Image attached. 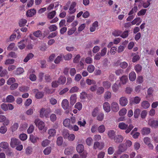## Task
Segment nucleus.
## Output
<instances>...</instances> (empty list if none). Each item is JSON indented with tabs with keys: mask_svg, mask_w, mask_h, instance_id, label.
I'll return each mask as SVG.
<instances>
[{
	"mask_svg": "<svg viewBox=\"0 0 158 158\" xmlns=\"http://www.w3.org/2000/svg\"><path fill=\"white\" fill-rule=\"evenodd\" d=\"M63 124L64 127H67L70 130L77 131L79 130V127L77 125H73L71 124V121L69 118H67L65 119L64 120Z\"/></svg>",
	"mask_w": 158,
	"mask_h": 158,
	"instance_id": "obj_1",
	"label": "nucleus"
},
{
	"mask_svg": "<svg viewBox=\"0 0 158 158\" xmlns=\"http://www.w3.org/2000/svg\"><path fill=\"white\" fill-rule=\"evenodd\" d=\"M142 21V20L140 17H137L131 22V23L132 25L136 24L137 26H139Z\"/></svg>",
	"mask_w": 158,
	"mask_h": 158,
	"instance_id": "obj_16",
	"label": "nucleus"
},
{
	"mask_svg": "<svg viewBox=\"0 0 158 158\" xmlns=\"http://www.w3.org/2000/svg\"><path fill=\"white\" fill-rule=\"evenodd\" d=\"M128 31H123V32L121 33L120 36L123 38L125 39L127 38L128 36Z\"/></svg>",
	"mask_w": 158,
	"mask_h": 158,
	"instance_id": "obj_37",
	"label": "nucleus"
},
{
	"mask_svg": "<svg viewBox=\"0 0 158 158\" xmlns=\"http://www.w3.org/2000/svg\"><path fill=\"white\" fill-rule=\"evenodd\" d=\"M77 3L75 2H73L71 3L69 10L70 12H69L70 14H72L74 13L76 11V9H74L76 6Z\"/></svg>",
	"mask_w": 158,
	"mask_h": 158,
	"instance_id": "obj_11",
	"label": "nucleus"
},
{
	"mask_svg": "<svg viewBox=\"0 0 158 158\" xmlns=\"http://www.w3.org/2000/svg\"><path fill=\"white\" fill-rule=\"evenodd\" d=\"M74 107L75 108L78 109V110H80L82 108V105L81 103L78 102L75 104Z\"/></svg>",
	"mask_w": 158,
	"mask_h": 158,
	"instance_id": "obj_50",
	"label": "nucleus"
},
{
	"mask_svg": "<svg viewBox=\"0 0 158 158\" xmlns=\"http://www.w3.org/2000/svg\"><path fill=\"white\" fill-rule=\"evenodd\" d=\"M15 81V79L14 77L9 78L7 81V83L8 85H11Z\"/></svg>",
	"mask_w": 158,
	"mask_h": 158,
	"instance_id": "obj_54",
	"label": "nucleus"
},
{
	"mask_svg": "<svg viewBox=\"0 0 158 158\" xmlns=\"http://www.w3.org/2000/svg\"><path fill=\"white\" fill-rule=\"evenodd\" d=\"M76 149L77 152L81 153L84 150V146L82 144H79L77 146Z\"/></svg>",
	"mask_w": 158,
	"mask_h": 158,
	"instance_id": "obj_23",
	"label": "nucleus"
},
{
	"mask_svg": "<svg viewBox=\"0 0 158 158\" xmlns=\"http://www.w3.org/2000/svg\"><path fill=\"white\" fill-rule=\"evenodd\" d=\"M72 152V149L71 148H67L64 150V153L66 155H69L71 154Z\"/></svg>",
	"mask_w": 158,
	"mask_h": 158,
	"instance_id": "obj_42",
	"label": "nucleus"
},
{
	"mask_svg": "<svg viewBox=\"0 0 158 158\" xmlns=\"http://www.w3.org/2000/svg\"><path fill=\"white\" fill-rule=\"evenodd\" d=\"M140 110L139 109H135L134 112V117L135 118H138L139 115Z\"/></svg>",
	"mask_w": 158,
	"mask_h": 158,
	"instance_id": "obj_47",
	"label": "nucleus"
},
{
	"mask_svg": "<svg viewBox=\"0 0 158 158\" xmlns=\"http://www.w3.org/2000/svg\"><path fill=\"white\" fill-rule=\"evenodd\" d=\"M113 139L116 143L122 142L123 140V137L120 135H117L115 136Z\"/></svg>",
	"mask_w": 158,
	"mask_h": 158,
	"instance_id": "obj_17",
	"label": "nucleus"
},
{
	"mask_svg": "<svg viewBox=\"0 0 158 158\" xmlns=\"http://www.w3.org/2000/svg\"><path fill=\"white\" fill-rule=\"evenodd\" d=\"M39 139V138L37 137H35L33 135H31L30 137V139L31 142L34 143L37 142V140Z\"/></svg>",
	"mask_w": 158,
	"mask_h": 158,
	"instance_id": "obj_38",
	"label": "nucleus"
},
{
	"mask_svg": "<svg viewBox=\"0 0 158 158\" xmlns=\"http://www.w3.org/2000/svg\"><path fill=\"white\" fill-rule=\"evenodd\" d=\"M15 61L13 59H8L6 60L5 64L6 65L12 64L15 62Z\"/></svg>",
	"mask_w": 158,
	"mask_h": 158,
	"instance_id": "obj_58",
	"label": "nucleus"
},
{
	"mask_svg": "<svg viewBox=\"0 0 158 158\" xmlns=\"http://www.w3.org/2000/svg\"><path fill=\"white\" fill-rule=\"evenodd\" d=\"M98 27V22L97 21H95L92 24L90 28V31L93 32L95 31Z\"/></svg>",
	"mask_w": 158,
	"mask_h": 158,
	"instance_id": "obj_19",
	"label": "nucleus"
},
{
	"mask_svg": "<svg viewBox=\"0 0 158 158\" xmlns=\"http://www.w3.org/2000/svg\"><path fill=\"white\" fill-rule=\"evenodd\" d=\"M120 80L123 84H125L128 81V77L127 76H123L120 78Z\"/></svg>",
	"mask_w": 158,
	"mask_h": 158,
	"instance_id": "obj_28",
	"label": "nucleus"
},
{
	"mask_svg": "<svg viewBox=\"0 0 158 158\" xmlns=\"http://www.w3.org/2000/svg\"><path fill=\"white\" fill-rule=\"evenodd\" d=\"M111 94L110 92L109 91H106L104 95V98L105 99H108L111 98Z\"/></svg>",
	"mask_w": 158,
	"mask_h": 158,
	"instance_id": "obj_40",
	"label": "nucleus"
},
{
	"mask_svg": "<svg viewBox=\"0 0 158 158\" xmlns=\"http://www.w3.org/2000/svg\"><path fill=\"white\" fill-rule=\"evenodd\" d=\"M15 44L14 43H10L7 48V50L8 51H11L12 50H15L14 48Z\"/></svg>",
	"mask_w": 158,
	"mask_h": 158,
	"instance_id": "obj_45",
	"label": "nucleus"
},
{
	"mask_svg": "<svg viewBox=\"0 0 158 158\" xmlns=\"http://www.w3.org/2000/svg\"><path fill=\"white\" fill-rule=\"evenodd\" d=\"M103 108L104 110L106 112H109L110 110V107L108 102H106L103 104Z\"/></svg>",
	"mask_w": 158,
	"mask_h": 158,
	"instance_id": "obj_15",
	"label": "nucleus"
},
{
	"mask_svg": "<svg viewBox=\"0 0 158 158\" xmlns=\"http://www.w3.org/2000/svg\"><path fill=\"white\" fill-rule=\"evenodd\" d=\"M149 124L152 128H156L158 127V121L152 120L149 121Z\"/></svg>",
	"mask_w": 158,
	"mask_h": 158,
	"instance_id": "obj_14",
	"label": "nucleus"
},
{
	"mask_svg": "<svg viewBox=\"0 0 158 158\" xmlns=\"http://www.w3.org/2000/svg\"><path fill=\"white\" fill-rule=\"evenodd\" d=\"M110 107L112 111L117 112L119 110L118 104L115 102H113L111 104Z\"/></svg>",
	"mask_w": 158,
	"mask_h": 158,
	"instance_id": "obj_5",
	"label": "nucleus"
},
{
	"mask_svg": "<svg viewBox=\"0 0 158 158\" xmlns=\"http://www.w3.org/2000/svg\"><path fill=\"white\" fill-rule=\"evenodd\" d=\"M102 84L103 86L105 89H108L111 86V83L108 81H105L102 82Z\"/></svg>",
	"mask_w": 158,
	"mask_h": 158,
	"instance_id": "obj_25",
	"label": "nucleus"
},
{
	"mask_svg": "<svg viewBox=\"0 0 158 158\" xmlns=\"http://www.w3.org/2000/svg\"><path fill=\"white\" fill-rule=\"evenodd\" d=\"M151 0H148L145 2H143V6L144 8H146L148 7L150 4V2Z\"/></svg>",
	"mask_w": 158,
	"mask_h": 158,
	"instance_id": "obj_62",
	"label": "nucleus"
},
{
	"mask_svg": "<svg viewBox=\"0 0 158 158\" xmlns=\"http://www.w3.org/2000/svg\"><path fill=\"white\" fill-rule=\"evenodd\" d=\"M142 66L139 64H137L135 66V70L136 72L138 73L140 72L142 70Z\"/></svg>",
	"mask_w": 158,
	"mask_h": 158,
	"instance_id": "obj_30",
	"label": "nucleus"
},
{
	"mask_svg": "<svg viewBox=\"0 0 158 158\" xmlns=\"http://www.w3.org/2000/svg\"><path fill=\"white\" fill-rule=\"evenodd\" d=\"M56 14V11L55 10L52 11L48 14L47 17L49 19H52L54 18Z\"/></svg>",
	"mask_w": 158,
	"mask_h": 158,
	"instance_id": "obj_33",
	"label": "nucleus"
},
{
	"mask_svg": "<svg viewBox=\"0 0 158 158\" xmlns=\"http://www.w3.org/2000/svg\"><path fill=\"white\" fill-rule=\"evenodd\" d=\"M126 150V148L124 144H121L119 145L118 147V150L117 151V153L120 154L122 152H124Z\"/></svg>",
	"mask_w": 158,
	"mask_h": 158,
	"instance_id": "obj_10",
	"label": "nucleus"
},
{
	"mask_svg": "<svg viewBox=\"0 0 158 158\" xmlns=\"http://www.w3.org/2000/svg\"><path fill=\"white\" fill-rule=\"evenodd\" d=\"M18 86L17 83H14L11 85L10 86V89L11 90H15L17 88Z\"/></svg>",
	"mask_w": 158,
	"mask_h": 158,
	"instance_id": "obj_61",
	"label": "nucleus"
},
{
	"mask_svg": "<svg viewBox=\"0 0 158 158\" xmlns=\"http://www.w3.org/2000/svg\"><path fill=\"white\" fill-rule=\"evenodd\" d=\"M34 130V126L33 125H31L27 130V132L28 134H30L32 133Z\"/></svg>",
	"mask_w": 158,
	"mask_h": 158,
	"instance_id": "obj_49",
	"label": "nucleus"
},
{
	"mask_svg": "<svg viewBox=\"0 0 158 158\" xmlns=\"http://www.w3.org/2000/svg\"><path fill=\"white\" fill-rule=\"evenodd\" d=\"M95 69V67L93 65H89L87 67V70L89 73H93Z\"/></svg>",
	"mask_w": 158,
	"mask_h": 158,
	"instance_id": "obj_34",
	"label": "nucleus"
},
{
	"mask_svg": "<svg viewBox=\"0 0 158 158\" xmlns=\"http://www.w3.org/2000/svg\"><path fill=\"white\" fill-rule=\"evenodd\" d=\"M34 56V55L32 53H29L24 59L23 61L25 62H27L29 60L32 59Z\"/></svg>",
	"mask_w": 158,
	"mask_h": 158,
	"instance_id": "obj_29",
	"label": "nucleus"
},
{
	"mask_svg": "<svg viewBox=\"0 0 158 158\" xmlns=\"http://www.w3.org/2000/svg\"><path fill=\"white\" fill-rule=\"evenodd\" d=\"M134 126L132 124L128 125L123 122H121L118 124V127L121 130H126L125 132L126 133H129L134 128Z\"/></svg>",
	"mask_w": 158,
	"mask_h": 158,
	"instance_id": "obj_2",
	"label": "nucleus"
},
{
	"mask_svg": "<svg viewBox=\"0 0 158 158\" xmlns=\"http://www.w3.org/2000/svg\"><path fill=\"white\" fill-rule=\"evenodd\" d=\"M98 131L100 133H103L105 131V127L103 125L100 126L98 129Z\"/></svg>",
	"mask_w": 158,
	"mask_h": 158,
	"instance_id": "obj_41",
	"label": "nucleus"
},
{
	"mask_svg": "<svg viewBox=\"0 0 158 158\" xmlns=\"http://www.w3.org/2000/svg\"><path fill=\"white\" fill-rule=\"evenodd\" d=\"M58 82L60 85H64L66 82V78L64 76H61L58 79Z\"/></svg>",
	"mask_w": 158,
	"mask_h": 158,
	"instance_id": "obj_18",
	"label": "nucleus"
},
{
	"mask_svg": "<svg viewBox=\"0 0 158 158\" xmlns=\"http://www.w3.org/2000/svg\"><path fill=\"white\" fill-rule=\"evenodd\" d=\"M147 11L146 9H142L140 10L137 13V15L139 16L144 15Z\"/></svg>",
	"mask_w": 158,
	"mask_h": 158,
	"instance_id": "obj_56",
	"label": "nucleus"
},
{
	"mask_svg": "<svg viewBox=\"0 0 158 158\" xmlns=\"http://www.w3.org/2000/svg\"><path fill=\"white\" fill-rule=\"evenodd\" d=\"M86 123L84 118H80L77 122V124L81 127H85Z\"/></svg>",
	"mask_w": 158,
	"mask_h": 158,
	"instance_id": "obj_27",
	"label": "nucleus"
},
{
	"mask_svg": "<svg viewBox=\"0 0 158 158\" xmlns=\"http://www.w3.org/2000/svg\"><path fill=\"white\" fill-rule=\"evenodd\" d=\"M114 149L113 147H110L107 150V152L109 155L112 154L114 152Z\"/></svg>",
	"mask_w": 158,
	"mask_h": 158,
	"instance_id": "obj_55",
	"label": "nucleus"
},
{
	"mask_svg": "<svg viewBox=\"0 0 158 158\" xmlns=\"http://www.w3.org/2000/svg\"><path fill=\"white\" fill-rule=\"evenodd\" d=\"M104 114L102 113H100L98 114L97 117V119L99 121H102L104 118Z\"/></svg>",
	"mask_w": 158,
	"mask_h": 158,
	"instance_id": "obj_63",
	"label": "nucleus"
},
{
	"mask_svg": "<svg viewBox=\"0 0 158 158\" xmlns=\"http://www.w3.org/2000/svg\"><path fill=\"white\" fill-rule=\"evenodd\" d=\"M51 150L52 148L51 147H48L44 150L43 152L45 155H48L51 153Z\"/></svg>",
	"mask_w": 158,
	"mask_h": 158,
	"instance_id": "obj_43",
	"label": "nucleus"
},
{
	"mask_svg": "<svg viewBox=\"0 0 158 158\" xmlns=\"http://www.w3.org/2000/svg\"><path fill=\"white\" fill-rule=\"evenodd\" d=\"M33 34L35 36L37 37H41L42 35L41 32L40 30L35 31L33 33Z\"/></svg>",
	"mask_w": 158,
	"mask_h": 158,
	"instance_id": "obj_46",
	"label": "nucleus"
},
{
	"mask_svg": "<svg viewBox=\"0 0 158 158\" xmlns=\"http://www.w3.org/2000/svg\"><path fill=\"white\" fill-rule=\"evenodd\" d=\"M129 79L131 81H134L136 78V74L134 71L131 72L129 74Z\"/></svg>",
	"mask_w": 158,
	"mask_h": 158,
	"instance_id": "obj_22",
	"label": "nucleus"
},
{
	"mask_svg": "<svg viewBox=\"0 0 158 158\" xmlns=\"http://www.w3.org/2000/svg\"><path fill=\"white\" fill-rule=\"evenodd\" d=\"M44 96V93L42 92H39L37 93L35 95V97L37 99L42 98Z\"/></svg>",
	"mask_w": 158,
	"mask_h": 158,
	"instance_id": "obj_60",
	"label": "nucleus"
},
{
	"mask_svg": "<svg viewBox=\"0 0 158 158\" xmlns=\"http://www.w3.org/2000/svg\"><path fill=\"white\" fill-rule=\"evenodd\" d=\"M9 147L8 143L6 142H2L0 143V147L2 148L6 149Z\"/></svg>",
	"mask_w": 158,
	"mask_h": 158,
	"instance_id": "obj_32",
	"label": "nucleus"
},
{
	"mask_svg": "<svg viewBox=\"0 0 158 158\" xmlns=\"http://www.w3.org/2000/svg\"><path fill=\"white\" fill-rule=\"evenodd\" d=\"M24 71V69L23 68L19 67L16 69L15 73L16 75H19L23 73Z\"/></svg>",
	"mask_w": 158,
	"mask_h": 158,
	"instance_id": "obj_39",
	"label": "nucleus"
},
{
	"mask_svg": "<svg viewBox=\"0 0 158 158\" xmlns=\"http://www.w3.org/2000/svg\"><path fill=\"white\" fill-rule=\"evenodd\" d=\"M127 111V109L123 108L120 110L119 112V114L121 116H123L125 115Z\"/></svg>",
	"mask_w": 158,
	"mask_h": 158,
	"instance_id": "obj_44",
	"label": "nucleus"
},
{
	"mask_svg": "<svg viewBox=\"0 0 158 158\" xmlns=\"http://www.w3.org/2000/svg\"><path fill=\"white\" fill-rule=\"evenodd\" d=\"M36 13V10L34 9L28 10L26 12V15L28 17H31L34 15Z\"/></svg>",
	"mask_w": 158,
	"mask_h": 158,
	"instance_id": "obj_12",
	"label": "nucleus"
},
{
	"mask_svg": "<svg viewBox=\"0 0 158 158\" xmlns=\"http://www.w3.org/2000/svg\"><path fill=\"white\" fill-rule=\"evenodd\" d=\"M6 100V102L11 103L15 101V98L13 96L9 95L7 96Z\"/></svg>",
	"mask_w": 158,
	"mask_h": 158,
	"instance_id": "obj_31",
	"label": "nucleus"
},
{
	"mask_svg": "<svg viewBox=\"0 0 158 158\" xmlns=\"http://www.w3.org/2000/svg\"><path fill=\"white\" fill-rule=\"evenodd\" d=\"M63 138L61 136L57 138L56 141L57 144L58 146H60L63 143Z\"/></svg>",
	"mask_w": 158,
	"mask_h": 158,
	"instance_id": "obj_51",
	"label": "nucleus"
},
{
	"mask_svg": "<svg viewBox=\"0 0 158 158\" xmlns=\"http://www.w3.org/2000/svg\"><path fill=\"white\" fill-rule=\"evenodd\" d=\"M7 56L8 57H11L15 58H16L17 56L15 53L13 52H10L8 54Z\"/></svg>",
	"mask_w": 158,
	"mask_h": 158,
	"instance_id": "obj_64",
	"label": "nucleus"
},
{
	"mask_svg": "<svg viewBox=\"0 0 158 158\" xmlns=\"http://www.w3.org/2000/svg\"><path fill=\"white\" fill-rule=\"evenodd\" d=\"M56 130L53 128L49 129L48 131V134L49 136L48 137V139H50L51 137H54L56 134Z\"/></svg>",
	"mask_w": 158,
	"mask_h": 158,
	"instance_id": "obj_13",
	"label": "nucleus"
},
{
	"mask_svg": "<svg viewBox=\"0 0 158 158\" xmlns=\"http://www.w3.org/2000/svg\"><path fill=\"white\" fill-rule=\"evenodd\" d=\"M86 83L89 85H90L92 84L95 85L96 84V82L95 80L89 79L86 80Z\"/></svg>",
	"mask_w": 158,
	"mask_h": 158,
	"instance_id": "obj_48",
	"label": "nucleus"
},
{
	"mask_svg": "<svg viewBox=\"0 0 158 158\" xmlns=\"http://www.w3.org/2000/svg\"><path fill=\"white\" fill-rule=\"evenodd\" d=\"M48 28L51 31H53L56 30L57 29V27L56 25L53 24L50 26Z\"/></svg>",
	"mask_w": 158,
	"mask_h": 158,
	"instance_id": "obj_53",
	"label": "nucleus"
},
{
	"mask_svg": "<svg viewBox=\"0 0 158 158\" xmlns=\"http://www.w3.org/2000/svg\"><path fill=\"white\" fill-rule=\"evenodd\" d=\"M120 67L122 69H125L128 66V64L125 61L121 62L119 64Z\"/></svg>",
	"mask_w": 158,
	"mask_h": 158,
	"instance_id": "obj_59",
	"label": "nucleus"
},
{
	"mask_svg": "<svg viewBox=\"0 0 158 158\" xmlns=\"http://www.w3.org/2000/svg\"><path fill=\"white\" fill-rule=\"evenodd\" d=\"M77 98L76 95L75 94L72 95L70 98V104L72 105H73L76 102Z\"/></svg>",
	"mask_w": 158,
	"mask_h": 158,
	"instance_id": "obj_24",
	"label": "nucleus"
},
{
	"mask_svg": "<svg viewBox=\"0 0 158 158\" xmlns=\"http://www.w3.org/2000/svg\"><path fill=\"white\" fill-rule=\"evenodd\" d=\"M119 103L122 106H125L128 103V100L126 98L122 97L119 99Z\"/></svg>",
	"mask_w": 158,
	"mask_h": 158,
	"instance_id": "obj_8",
	"label": "nucleus"
},
{
	"mask_svg": "<svg viewBox=\"0 0 158 158\" xmlns=\"http://www.w3.org/2000/svg\"><path fill=\"white\" fill-rule=\"evenodd\" d=\"M108 137L111 139H113L115 136V132L114 130H110L107 132Z\"/></svg>",
	"mask_w": 158,
	"mask_h": 158,
	"instance_id": "obj_20",
	"label": "nucleus"
},
{
	"mask_svg": "<svg viewBox=\"0 0 158 158\" xmlns=\"http://www.w3.org/2000/svg\"><path fill=\"white\" fill-rule=\"evenodd\" d=\"M27 20L25 19H20L19 22V26L20 27L25 26L27 23Z\"/></svg>",
	"mask_w": 158,
	"mask_h": 158,
	"instance_id": "obj_35",
	"label": "nucleus"
},
{
	"mask_svg": "<svg viewBox=\"0 0 158 158\" xmlns=\"http://www.w3.org/2000/svg\"><path fill=\"white\" fill-rule=\"evenodd\" d=\"M69 131L67 130H64L63 132V135L65 139H67L69 135Z\"/></svg>",
	"mask_w": 158,
	"mask_h": 158,
	"instance_id": "obj_57",
	"label": "nucleus"
},
{
	"mask_svg": "<svg viewBox=\"0 0 158 158\" xmlns=\"http://www.w3.org/2000/svg\"><path fill=\"white\" fill-rule=\"evenodd\" d=\"M121 86L120 83H118L117 81L115 82L112 86L113 91L114 92L117 93L118 91L119 87Z\"/></svg>",
	"mask_w": 158,
	"mask_h": 158,
	"instance_id": "obj_7",
	"label": "nucleus"
},
{
	"mask_svg": "<svg viewBox=\"0 0 158 158\" xmlns=\"http://www.w3.org/2000/svg\"><path fill=\"white\" fill-rule=\"evenodd\" d=\"M61 105L62 108L64 110H66L69 107V102L66 99H63L61 103Z\"/></svg>",
	"mask_w": 158,
	"mask_h": 158,
	"instance_id": "obj_9",
	"label": "nucleus"
},
{
	"mask_svg": "<svg viewBox=\"0 0 158 158\" xmlns=\"http://www.w3.org/2000/svg\"><path fill=\"white\" fill-rule=\"evenodd\" d=\"M150 129L148 127L143 128L141 130V132L143 135H147L150 132Z\"/></svg>",
	"mask_w": 158,
	"mask_h": 158,
	"instance_id": "obj_21",
	"label": "nucleus"
},
{
	"mask_svg": "<svg viewBox=\"0 0 158 158\" xmlns=\"http://www.w3.org/2000/svg\"><path fill=\"white\" fill-rule=\"evenodd\" d=\"M34 123L40 130H42L44 128L45 126L44 123L42 121H40V119H36Z\"/></svg>",
	"mask_w": 158,
	"mask_h": 158,
	"instance_id": "obj_3",
	"label": "nucleus"
},
{
	"mask_svg": "<svg viewBox=\"0 0 158 158\" xmlns=\"http://www.w3.org/2000/svg\"><path fill=\"white\" fill-rule=\"evenodd\" d=\"M75 136L73 134H69L67 139L69 141H73L75 139Z\"/></svg>",
	"mask_w": 158,
	"mask_h": 158,
	"instance_id": "obj_52",
	"label": "nucleus"
},
{
	"mask_svg": "<svg viewBox=\"0 0 158 158\" xmlns=\"http://www.w3.org/2000/svg\"><path fill=\"white\" fill-rule=\"evenodd\" d=\"M27 42V40H23L18 42V48L21 50L24 48L26 46V43Z\"/></svg>",
	"mask_w": 158,
	"mask_h": 158,
	"instance_id": "obj_6",
	"label": "nucleus"
},
{
	"mask_svg": "<svg viewBox=\"0 0 158 158\" xmlns=\"http://www.w3.org/2000/svg\"><path fill=\"white\" fill-rule=\"evenodd\" d=\"M20 142L18 139L15 138L11 139L10 145L12 148H15L16 146L20 144Z\"/></svg>",
	"mask_w": 158,
	"mask_h": 158,
	"instance_id": "obj_4",
	"label": "nucleus"
},
{
	"mask_svg": "<svg viewBox=\"0 0 158 158\" xmlns=\"http://www.w3.org/2000/svg\"><path fill=\"white\" fill-rule=\"evenodd\" d=\"M150 106V104L148 101H143L142 102L141 106L144 109H147Z\"/></svg>",
	"mask_w": 158,
	"mask_h": 158,
	"instance_id": "obj_26",
	"label": "nucleus"
},
{
	"mask_svg": "<svg viewBox=\"0 0 158 158\" xmlns=\"http://www.w3.org/2000/svg\"><path fill=\"white\" fill-rule=\"evenodd\" d=\"M104 89L103 87L101 86L98 88L97 90L96 93L98 95H101L104 92Z\"/></svg>",
	"mask_w": 158,
	"mask_h": 158,
	"instance_id": "obj_36",
	"label": "nucleus"
}]
</instances>
